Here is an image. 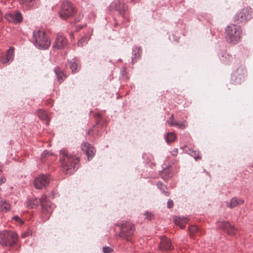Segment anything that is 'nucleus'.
I'll return each instance as SVG.
<instances>
[{"label": "nucleus", "mask_w": 253, "mask_h": 253, "mask_svg": "<svg viewBox=\"0 0 253 253\" xmlns=\"http://www.w3.org/2000/svg\"><path fill=\"white\" fill-rule=\"evenodd\" d=\"M189 230L190 234H194L198 232V228L195 225H192L189 227Z\"/></svg>", "instance_id": "2f4dec72"}, {"label": "nucleus", "mask_w": 253, "mask_h": 253, "mask_svg": "<svg viewBox=\"0 0 253 253\" xmlns=\"http://www.w3.org/2000/svg\"><path fill=\"white\" fill-rule=\"evenodd\" d=\"M178 153V149L177 148H174L171 152V154L173 156H177Z\"/></svg>", "instance_id": "4c0bfd02"}, {"label": "nucleus", "mask_w": 253, "mask_h": 253, "mask_svg": "<svg viewBox=\"0 0 253 253\" xmlns=\"http://www.w3.org/2000/svg\"><path fill=\"white\" fill-rule=\"evenodd\" d=\"M112 251V249L109 247H104L103 248V252L104 253H110Z\"/></svg>", "instance_id": "72a5a7b5"}, {"label": "nucleus", "mask_w": 253, "mask_h": 253, "mask_svg": "<svg viewBox=\"0 0 253 253\" xmlns=\"http://www.w3.org/2000/svg\"><path fill=\"white\" fill-rule=\"evenodd\" d=\"M67 44V41L64 36L58 33L54 42L52 47L55 49H61L64 48Z\"/></svg>", "instance_id": "f8f14e48"}, {"label": "nucleus", "mask_w": 253, "mask_h": 253, "mask_svg": "<svg viewBox=\"0 0 253 253\" xmlns=\"http://www.w3.org/2000/svg\"><path fill=\"white\" fill-rule=\"evenodd\" d=\"M157 186L166 196H169V193L165 190V189H167V186L162 182H158L157 183Z\"/></svg>", "instance_id": "a878e982"}, {"label": "nucleus", "mask_w": 253, "mask_h": 253, "mask_svg": "<svg viewBox=\"0 0 253 253\" xmlns=\"http://www.w3.org/2000/svg\"><path fill=\"white\" fill-rule=\"evenodd\" d=\"M188 220L187 217L184 216L175 217L174 219L175 224L179 226L181 229L185 228V225L188 222Z\"/></svg>", "instance_id": "a211bd4d"}, {"label": "nucleus", "mask_w": 253, "mask_h": 253, "mask_svg": "<svg viewBox=\"0 0 253 253\" xmlns=\"http://www.w3.org/2000/svg\"><path fill=\"white\" fill-rule=\"evenodd\" d=\"M243 203L244 200L242 199L237 197H234L231 200L230 203L227 204V206L230 208H233L242 204Z\"/></svg>", "instance_id": "412c9836"}, {"label": "nucleus", "mask_w": 253, "mask_h": 253, "mask_svg": "<svg viewBox=\"0 0 253 253\" xmlns=\"http://www.w3.org/2000/svg\"><path fill=\"white\" fill-rule=\"evenodd\" d=\"M246 70L244 67L240 66L231 74V82L235 84H240L245 78Z\"/></svg>", "instance_id": "0eeeda50"}, {"label": "nucleus", "mask_w": 253, "mask_h": 253, "mask_svg": "<svg viewBox=\"0 0 253 253\" xmlns=\"http://www.w3.org/2000/svg\"><path fill=\"white\" fill-rule=\"evenodd\" d=\"M141 52V49L140 47H136L135 49H133L132 55V62L134 64L136 62L137 59L140 57Z\"/></svg>", "instance_id": "4be33fe9"}, {"label": "nucleus", "mask_w": 253, "mask_h": 253, "mask_svg": "<svg viewBox=\"0 0 253 253\" xmlns=\"http://www.w3.org/2000/svg\"><path fill=\"white\" fill-rule=\"evenodd\" d=\"M70 36H71V37H72L73 36V34H72V33H71V34H70Z\"/></svg>", "instance_id": "79ce46f5"}, {"label": "nucleus", "mask_w": 253, "mask_h": 253, "mask_svg": "<svg viewBox=\"0 0 253 253\" xmlns=\"http://www.w3.org/2000/svg\"><path fill=\"white\" fill-rule=\"evenodd\" d=\"M36 0H19V1L21 4L29 7L32 5V3L35 2Z\"/></svg>", "instance_id": "c85d7f7f"}, {"label": "nucleus", "mask_w": 253, "mask_h": 253, "mask_svg": "<svg viewBox=\"0 0 253 253\" xmlns=\"http://www.w3.org/2000/svg\"><path fill=\"white\" fill-rule=\"evenodd\" d=\"M174 126H177L179 128L184 129L187 126V124H186L185 121H184L183 122H178L175 121V122L174 124Z\"/></svg>", "instance_id": "7c9ffc66"}, {"label": "nucleus", "mask_w": 253, "mask_h": 253, "mask_svg": "<svg viewBox=\"0 0 253 253\" xmlns=\"http://www.w3.org/2000/svg\"><path fill=\"white\" fill-rule=\"evenodd\" d=\"M134 230V225L130 222H126L121 226L119 235L127 241H130V237L132 235Z\"/></svg>", "instance_id": "6e6552de"}, {"label": "nucleus", "mask_w": 253, "mask_h": 253, "mask_svg": "<svg viewBox=\"0 0 253 253\" xmlns=\"http://www.w3.org/2000/svg\"><path fill=\"white\" fill-rule=\"evenodd\" d=\"M111 7L117 10L123 18L126 17L127 6L125 3L120 1H115L111 4Z\"/></svg>", "instance_id": "9b49d317"}, {"label": "nucleus", "mask_w": 253, "mask_h": 253, "mask_svg": "<svg viewBox=\"0 0 253 253\" xmlns=\"http://www.w3.org/2000/svg\"><path fill=\"white\" fill-rule=\"evenodd\" d=\"M5 18L9 22L15 24L20 23L23 20L21 13L18 11L6 14Z\"/></svg>", "instance_id": "ddd939ff"}, {"label": "nucleus", "mask_w": 253, "mask_h": 253, "mask_svg": "<svg viewBox=\"0 0 253 253\" xmlns=\"http://www.w3.org/2000/svg\"><path fill=\"white\" fill-rule=\"evenodd\" d=\"M83 25H79L77 26V31H79L80 30H81V29H82L83 28Z\"/></svg>", "instance_id": "a19ab883"}, {"label": "nucleus", "mask_w": 253, "mask_h": 253, "mask_svg": "<svg viewBox=\"0 0 253 253\" xmlns=\"http://www.w3.org/2000/svg\"><path fill=\"white\" fill-rule=\"evenodd\" d=\"M12 219L15 220L16 222H19L20 224H23V221L18 216H15L12 217Z\"/></svg>", "instance_id": "f704fd0d"}, {"label": "nucleus", "mask_w": 253, "mask_h": 253, "mask_svg": "<svg viewBox=\"0 0 253 253\" xmlns=\"http://www.w3.org/2000/svg\"><path fill=\"white\" fill-rule=\"evenodd\" d=\"M173 115L172 114L170 117L169 118V119L167 121V123L169 124V125L170 126H174V124L175 122V121H173Z\"/></svg>", "instance_id": "473e14b6"}, {"label": "nucleus", "mask_w": 253, "mask_h": 253, "mask_svg": "<svg viewBox=\"0 0 253 253\" xmlns=\"http://www.w3.org/2000/svg\"><path fill=\"white\" fill-rule=\"evenodd\" d=\"M75 13L72 4L69 1H65L61 5L59 15L61 18L66 19L72 16Z\"/></svg>", "instance_id": "1a4fd4ad"}, {"label": "nucleus", "mask_w": 253, "mask_h": 253, "mask_svg": "<svg viewBox=\"0 0 253 253\" xmlns=\"http://www.w3.org/2000/svg\"><path fill=\"white\" fill-rule=\"evenodd\" d=\"M218 226L229 235H233L236 232L234 227L228 222L220 221L218 223Z\"/></svg>", "instance_id": "4468645a"}, {"label": "nucleus", "mask_w": 253, "mask_h": 253, "mask_svg": "<svg viewBox=\"0 0 253 253\" xmlns=\"http://www.w3.org/2000/svg\"><path fill=\"white\" fill-rule=\"evenodd\" d=\"M70 68L73 73H75L79 71L80 69L79 63L78 60L74 58L68 61Z\"/></svg>", "instance_id": "6ab92c4d"}, {"label": "nucleus", "mask_w": 253, "mask_h": 253, "mask_svg": "<svg viewBox=\"0 0 253 253\" xmlns=\"http://www.w3.org/2000/svg\"><path fill=\"white\" fill-rule=\"evenodd\" d=\"M82 149L85 152L88 160L94 156L95 153L94 147L87 142H84L82 144Z\"/></svg>", "instance_id": "dca6fc26"}, {"label": "nucleus", "mask_w": 253, "mask_h": 253, "mask_svg": "<svg viewBox=\"0 0 253 253\" xmlns=\"http://www.w3.org/2000/svg\"><path fill=\"white\" fill-rule=\"evenodd\" d=\"M29 234H30L29 232L27 231L25 233H22L21 235V237H22V238H24L28 236L29 235Z\"/></svg>", "instance_id": "58836bf2"}, {"label": "nucleus", "mask_w": 253, "mask_h": 253, "mask_svg": "<svg viewBox=\"0 0 253 253\" xmlns=\"http://www.w3.org/2000/svg\"><path fill=\"white\" fill-rule=\"evenodd\" d=\"M49 152L46 151H44L42 154V159L43 157H45L47 155H48Z\"/></svg>", "instance_id": "ea45409f"}, {"label": "nucleus", "mask_w": 253, "mask_h": 253, "mask_svg": "<svg viewBox=\"0 0 253 253\" xmlns=\"http://www.w3.org/2000/svg\"><path fill=\"white\" fill-rule=\"evenodd\" d=\"M253 16V10L251 8L242 9L234 17V21L241 23L250 20Z\"/></svg>", "instance_id": "423d86ee"}, {"label": "nucleus", "mask_w": 253, "mask_h": 253, "mask_svg": "<svg viewBox=\"0 0 253 253\" xmlns=\"http://www.w3.org/2000/svg\"><path fill=\"white\" fill-rule=\"evenodd\" d=\"M40 204L42 206L43 213H50L52 212L54 205L48 200L45 195H42L39 199L36 198L28 199L27 202V206L29 209H34Z\"/></svg>", "instance_id": "f03ea898"}, {"label": "nucleus", "mask_w": 253, "mask_h": 253, "mask_svg": "<svg viewBox=\"0 0 253 253\" xmlns=\"http://www.w3.org/2000/svg\"><path fill=\"white\" fill-rule=\"evenodd\" d=\"M18 235L14 231L5 230L0 233V244L3 246H12L17 243Z\"/></svg>", "instance_id": "39448f33"}, {"label": "nucleus", "mask_w": 253, "mask_h": 253, "mask_svg": "<svg viewBox=\"0 0 253 253\" xmlns=\"http://www.w3.org/2000/svg\"><path fill=\"white\" fill-rule=\"evenodd\" d=\"M146 218L149 220H151L152 219V217L153 214L151 212H146L145 213Z\"/></svg>", "instance_id": "e433bc0d"}, {"label": "nucleus", "mask_w": 253, "mask_h": 253, "mask_svg": "<svg viewBox=\"0 0 253 253\" xmlns=\"http://www.w3.org/2000/svg\"><path fill=\"white\" fill-rule=\"evenodd\" d=\"M89 40V38L88 36H85L83 37L81 40H80L78 42V45L79 46H83L84 44L86 43L87 41Z\"/></svg>", "instance_id": "c756f323"}, {"label": "nucleus", "mask_w": 253, "mask_h": 253, "mask_svg": "<svg viewBox=\"0 0 253 253\" xmlns=\"http://www.w3.org/2000/svg\"><path fill=\"white\" fill-rule=\"evenodd\" d=\"M13 57L14 48L11 47L6 51V53L1 56V62L4 64H9L12 61Z\"/></svg>", "instance_id": "2eb2a0df"}, {"label": "nucleus", "mask_w": 253, "mask_h": 253, "mask_svg": "<svg viewBox=\"0 0 253 253\" xmlns=\"http://www.w3.org/2000/svg\"><path fill=\"white\" fill-rule=\"evenodd\" d=\"M242 33L241 27L235 24L228 25L225 29L226 42L231 44H236L240 42Z\"/></svg>", "instance_id": "7ed1b4c3"}, {"label": "nucleus", "mask_w": 253, "mask_h": 253, "mask_svg": "<svg viewBox=\"0 0 253 253\" xmlns=\"http://www.w3.org/2000/svg\"><path fill=\"white\" fill-rule=\"evenodd\" d=\"M187 153L192 156L196 161L198 159H201V157L199 156V152L198 151L193 150L192 149H189L187 151Z\"/></svg>", "instance_id": "bb28decb"}, {"label": "nucleus", "mask_w": 253, "mask_h": 253, "mask_svg": "<svg viewBox=\"0 0 253 253\" xmlns=\"http://www.w3.org/2000/svg\"><path fill=\"white\" fill-rule=\"evenodd\" d=\"M54 72L56 75L58 81L60 83L63 82L64 80L67 78V75L58 66H57L55 68Z\"/></svg>", "instance_id": "aec40b11"}, {"label": "nucleus", "mask_w": 253, "mask_h": 253, "mask_svg": "<svg viewBox=\"0 0 253 253\" xmlns=\"http://www.w3.org/2000/svg\"><path fill=\"white\" fill-rule=\"evenodd\" d=\"M33 37L34 43L39 49H45L50 45V41L43 31L40 30L34 31Z\"/></svg>", "instance_id": "20e7f679"}, {"label": "nucleus", "mask_w": 253, "mask_h": 253, "mask_svg": "<svg viewBox=\"0 0 253 253\" xmlns=\"http://www.w3.org/2000/svg\"><path fill=\"white\" fill-rule=\"evenodd\" d=\"M88 134H90V131H88Z\"/></svg>", "instance_id": "37998d69"}, {"label": "nucleus", "mask_w": 253, "mask_h": 253, "mask_svg": "<svg viewBox=\"0 0 253 253\" xmlns=\"http://www.w3.org/2000/svg\"><path fill=\"white\" fill-rule=\"evenodd\" d=\"M173 206V202L171 200H169L167 202V207L169 209L172 208Z\"/></svg>", "instance_id": "c9c22d12"}, {"label": "nucleus", "mask_w": 253, "mask_h": 253, "mask_svg": "<svg viewBox=\"0 0 253 253\" xmlns=\"http://www.w3.org/2000/svg\"><path fill=\"white\" fill-rule=\"evenodd\" d=\"M50 178L47 174H41L36 177L34 184L36 188L41 189L48 184Z\"/></svg>", "instance_id": "9d476101"}, {"label": "nucleus", "mask_w": 253, "mask_h": 253, "mask_svg": "<svg viewBox=\"0 0 253 253\" xmlns=\"http://www.w3.org/2000/svg\"><path fill=\"white\" fill-rule=\"evenodd\" d=\"M220 59L222 62L227 63L228 62H230L232 60L233 57L227 53L225 52L222 55Z\"/></svg>", "instance_id": "393cba45"}, {"label": "nucleus", "mask_w": 253, "mask_h": 253, "mask_svg": "<svg viewBox=\"0 0 253 253\" xmlns=\"http://www.w3.org/2000/svg\"><path fill=\"white\" fill-rule=\"evenodd\" d=\"M38 115L41 120L46 121V125H48L49 120L48 114L45 111L42 110H39L38 112Z\"/></svg>", "instance_id": "b1692460"}, {"label": "nucleus", "mask_w": 253, "mask_h": 253, "mask_svg": "<svg viewBox=\"0 0 253 253\" xmlns=\"http://www.w3.org/2000/svg\"><path fill=\"white\" fill-rule=\"evenodd\" d=\"M176 138V135L173 132H169L167 133L166 136V141L169 143L172 142L174 141Z\"/></svg>", "instance_id": "cd10ccee"}, {"label": "nucleus", "mask_w": 253, "mask_h": 253, "mask_svg": "<svg viewBox=\"0 0 253 253\" xmlns=\"http://www.w3.org/2000/svg\"><path fill=\"white\" fill-rule=\"evenodd\" d=\"M11 209L10 205L5 201L0 200V211L6 212Z\"/></svg>", "instance_id": "5701e85b"}, {"label": "nucleus", "mask_w": 253, "mask_h": 253, "mask_svg": "<svg viewBox=\"0 0 253 253\" xmlns=\"http://www.w3.org/2000/svg\"><path fill=\"white\" fill-rule=\"evenodd\" d=\"M159 249L161 251H169L173 249L170 241L165 236L162 237L161 238V243L159 245Z\"/></svg>", "instance_id": "f3484780"}, {"label": "nucleus", "mask_w": 253, "mask_h": 253, "mask_svg": "<svg viewBox=\"0 0 253 253\" xmlns=\"http://www.w3.org/2000/svg\"><path fill=\"white\" fill-rule=\"evenodd\" d=\"M60 161L63 170L65 173H73L78 168L79 157L75 154L70 153L65 149L60 151Z\"/></svg>", "instance_id": "f257e3e1"}]
</instances>
